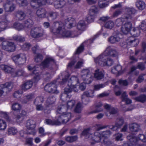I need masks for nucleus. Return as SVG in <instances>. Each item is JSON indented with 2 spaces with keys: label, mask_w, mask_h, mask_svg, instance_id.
I'll return each mask as SVG.
<instances>
[{
  "label": "nucleus",
  "mask_w": 146,
  "mask_h": 146,
  "mask_svg": "<svg viewBox=\"0 0 146 146\" xmlns=\"http://www.w3.org/2000/svg\"><path fill=\"white\" fill-rule=\"evenodd\" d=\"M56 83V81H54L53 82L48 84L45 86V90L48 92L58 93V92L57 90V86L55 84Z\"/></svg>",
  "instance_id": "4468645a"
},
{
  "label": "nucleus",
  "mask_w": 146,
  "mask_h": 146,
  "mask_svg": "<svg viewBox=\"0 0 146 146\" xmlns=\"http://www.w3.org/2000/svg\"><path fill=\"white\" fill-rule=\"evenodd\" d=\"M123 134L120 133H117L114 135L115 139L117 141H121L123 140Z\"/></svg>",
  "instance_id": "09e8293b"
},
{
  "label": "nucleus",
  "mask_w": 146,
  "mask_h": 146,
  "mask_svg": "<svg viewBox=\"0 0 146 146\" xmlns=\"http://www.w3.org/2000/svg\"><path fill=\"white\" fill-rule=\"evenodd\" d=\"M8 134L13 135L17 133V129L15 127H10L8 128Z\"/></svg>",
  "instance_id": "a19ab883"
},
{
  "label": "nucleus",
  "mask_w": 146,
  "mask_h": 146,
  "mask_svg": "<svg viewBox=\"0 0 146 146\" xmlns=\"http://www.w3.org/2000/svg\"><path fill=\"white\" fill-rule=\"evenodd\" d=\"M78 138V137L76 136H68L65 137V139L68 142H72L76 140Z\"/></svg>",
  "instance_id": "ea45409f"
},
{
  "label": "nucleus",
  "mask_w": 146,
  "mask_h": 146,
  "mask_svg": "<svg viewBox=\"0 0 146 146\" xmlns=\"http://www.w3.org/2000/svg\"><path fill=\"white\" fill-rule=\"evenodd\" d=\"M135 100L138 101L144 102L146 101V96L144 95H141L135 98Z\"/></svg>",
  "instance_id": "864d4df0"
},
{
  "label": "nucleus",
  "mask_w": 146,
  "mask_h": 146,
  "mask_svg": "<svg viewBox=\"0 0 146 146\" xmlns=\"http://www.w3.org/2000/svg\"><path fill=\"white\" fill-rule=\"evenodd\" d=\"M136 5L137 8L141 10H143L145 7V3L141 1H137L136 3Z\"/></svg>",
  "instance_id": "72a5a7b5"
},
{
  "label": "nucleus",
  "mask_w": 146,
  "mask_h": 146,
  "mask_svg": "<svg viewBox=\"0 0 146 146\" xmlns=\"http://www.w3.org/2000/svg\"><path fill=\"white\" fill-rule=\"evenodd\" d=\"M0 68L1 70L7 73H10L14 70L11 66L3 64L0 65Z\"/></svg>",
  "instance_id": "a878e982"
},
{
  "label": "nucleus",
  "mask_w": 146,
  "mask_h": 146,
  "mask_svg": "<svg viewBox=\"0 0 146 146\" xmlns=\"http://www.w3.org/2000/svg\"><path fill=\"white\" fill-rule=\"evenodd\" d=\"M23 93V92L22 90L17 91L14 93L13 96L15 98H18L20 97Z\"/></svg>",
  "instance_id": "5fc2aeb1"
},
{
  "label": "nucleus",
  "mask_w": 146,
  "mask_h": 146,
  "mask_svg": "<svg viewBox=\"0 0 146 146\" xmlns=\"http://www.w3.org/2000/svg\"><path fill=\"white\" fill-rule=\"evenodd\" d=\"M63 74L64 75H65V77L62 79L60 84L61 85L64 84L67 85V86L64 89V92L68 94L72 91H78V87L77 83L79 82L78 78L75 76H72L70 78L69 74L66 72L63 73Z\"/></svg>",
  "instance_id": "39448f33"
},
{
  "label": "nucleus",
  "mask_w": 146,
  "mask_h": 146,
  "mask_svg": "<svg viewBox=\"0 0 146 146\" xmlns=\"http://www.w3.org/2000/svg\"><path fill=\"white\" fill-rule=\"evenodd\" d=\"M65 3L64 0H57L54 2V6L56 8H61L64 6Z\"/></svg>",
  "instance_id": "bb28decb"
},
{
  "label": "nucleus",
  "mask_w": 146,
  "mask_h": 146,
  "mask_svg": "<svg viewBox=\"0 0 146 146\" xmlns=\"http://www.w3.org/2000/svg\"><path fill=\"white\" fill-rule=\"evenodd\" d=\"M133 15H132V17ZM133 21V19L132 18V20L131 21L128 20L127 21H125V23L122 25L121 29V31L123 33L127 34L129 32L132 26L131 22Z\"/></svg>",
  "instance_id": "dca6fc26"
},
{
  "label": "nucleus",
  "mask_w": 146,
  "mask_h": 146,
  "mask_svg": "<svg viewBox=\"0 0 146 146\" xmlns=\"http://www.w3.org/2000/svg\"><path fill=\"white\" fill-rule=\"evenodd\" d=\"M105 85L103 84H97L94 86V90H98L101 88H104Z\"/></svg>",
  "instance_id": "13d9d810"
},
{
  "label": "nucleus",
  "mask_w": 146,
  "mask_h": 146,
  "mask_svg": "<svg viewBox=\"0 0 146 146\" xmlns=\"http://www.w3.org/2000/svg\"><path fill=\"white\" fill-rule=\"evenodd\" d=\"M56 112L55 120L46 119L45 123L49 125H59L62 123H67L71 118V113L67 111L66 109L65 108L63 105H60L58 106Z\"/></svg>",
  "instance_id": "f03ea898"
},
{
  "label": "nucleus",
  "mask_w": 146,
  "mask_h": 146,
  "mask_svg": "<svg viewBox=\"0 0 146 146\" xmlns=\"http://www.w3.org/2000/svg\"><path fill=\"white\" fill-rule=\"evenodd\" d=\"M2 48L6 51L11 52L15 51L16 48L15 45L13 42L5 41L3 42Z\"/></svg>",
  "instance_id": "2eb2a0df"
},
{
  "label": "nucleus",
  "mask_w": 146,
  "mask_h": 146,
  "mask_svg": "<svg viewBox=\"0 0 146 146\" xmlns=\"http://www.w3.org/2000/svg\"><path fill=\"white\" fill-rule=\"evenodd\" d=\"M29 70L33 71V76L34 78L32 81H28L24 83L22 85L21 88L24 90L26 91L32 87L33 83H36L40 79V75L38 72V67L37 66H33L32 65H29L28 66Z\"/></svg>",
  "instance_id": "423d86ee"
},
{
  "label": "nucleus",
  "mask_w": 146,
  "mask_h": 146,
  "mask_svg": "<svg viewBox=\"0 0 146 146\" xmlns=\"http://www.w3.org/2000/svg\"><path fill=\"white\" fill-rule=\"evenodd\" d=\"M139 27L142 30L146 31V21H142L141 25H139Z\"/></svg>",
  "instance_id": "6e6d98bb"
},
{
  "label": "nucleus",
  "mask_w": 146,
  "mask_h": 146,
  "mask_svg": "<svg viewBox=\"0 0 146 146\" xmlns=\"http://www.w3.org/2000/svg\"><path fill=\"white\" fill-rule=\"evenodd\" d=\"M37 16L40 18H44L46 17V11L44 9L40 8L36 12Z\"/></svg>",
  "instance_id": "cd10ccee"
},
{
  "label": "nucleus",
  "mask_w": 146,
  "mask_h": 146,
  "mask_svg": "<svg viewBox=\"0 0 146 146\" xmlns=\"http://www.w3.org/2000/svg\"><path fill=\"white\" fill-rule=\"evenodd\" d=\"M125 14L121 18L117 19L115 22L117 25L119 26L122 24L125 21L132 20V15L136 12V10L133 7H125Z\"/></svg>",
  "instance_id": "0eeeda50"
},
{
  "label": "nucleus",
  "mask_w": 146,
  "mask_h": 146,
  "mask_svg": "<svg viewBox=\"0 0 146 146\" xmlns=\"http://www.w3.org/2000/svg\"><path fill=\"white\" fill-rule=\"evenodd\" d=\"M104 76V74L102 71L98 69L95 71V77L98 79L100 80Z\"/></svg>",
  "instance_id": "f704fd0d"
},
{
  "label": "nucleus",
  "mask_w": 146,
  "mask_h": 146,
  "mask_svg": "<svg viewBox=\"0 0 146 146\" xmlns=\"http://www.w3.org/2000/svg\"><path fill=\"white\" fill-rule=\"evenodd\" d=\"M30 34L33 37L38 38L42 37L45 34V32L41 27H35L31 29Z\"/></svg>",
  "instance_id": "9d476101"
},
{
  "label": "nucleus",
  "mask_w": 146,
  "mask_h": 146,
  "mask_svg": "<svg viewBox=\"0 0 146 146\" xmlns=\"http://www.w3.org/2000/svg\"><path fill=\"white\" fill-rule=\"evenodd\" d=\"M83 108L82 104L80 102L77 103L74 109V111L77 113H80Z\"/></svg>",
  "instance_id": "58836bf2"
},
{
  "label": "nucleus",
  "mask_w": 146,
  "mask_h": 146,
  "mask_svg": "<svg viewBox=\"0 0 146 146\" xmlns=\"http://www.w3.org/2000/svg\"><path fill=\"white\" fill-rule=\"evenodd\" d=\"M119 83L120 84L124 86H126L128 85V82L126 80H120L119 81Z\"/></svg>",
  "instance_id": "052dcab7"
},
{
  "label": "nucleus",
  "mask_w": 146,
  "mask_h": 146,
  "mask_svg": "<svg viewBox=\"0 0 146 146\" xmlns=\"http://www.w3.org/2000/svg\"><path fill=\"white\" fill-rule=\"evenodd\" d=\"M85 83H82L80 85L79 88L81 90H84L86 88V84L85 82Z\"/></svg>",
  "instance_id": "338daca9"
},
{
  "label": "nucleus",
  "mask_w": 146,
  "mask_h": 146,
  "mask_svg": "<svg viewBox=\"0 0 146 146\" xmlns=\"http://www.w3.org/2000/svg\"><path fill=\"white\" fill-rule=\"evenodd\" d=\"M13 40L22 42L25 40L24 37L21 36L14 35L13 36Z\"/></svg>",
  "instance_id": "c03bdc74"
},
{
  "label": "nucleus",
  "mask_w": 146,
  "mask_h": 146,
  "mask_svg": "<svg viewBox=\"0 0 146 146\" xmlns=\"http://www.w3.org/2000/svg\"><path fill=\"white\" fill-rule=\"evenodd\" d=\"M6 127L7 125L5 122L2 119H0V130H4Z\"/></svg>",
  "instance_id": "de8ad7c7"
},
{
  "label": "nucleus",
  "mask_w": 146,
  "mask_h": 146,
  "mask_svg": "<svg viewBox=\"0 0 146 146\" xmlns=\"http://www.w3.org/2000/svg\"><path fill=\"white\" fill-rule=\"evenodd\" d=\"M66 25L68 28H71L72 27L73 25H74L75 23V21L74 19L71 18H68L66 20Z\"/></svg>",
  "instance_id": "7c9ffc66"
},
{
  "label": "nucleus",
  "mask_w": 146,
  "mask_h": 146,
  "mask_svg": "<svg viewBox=\"0 0 146 146\" xmlns=\"http://www.w3.org/2000/svg\"><path fill=\"white\" fill-rule=\"evenodd\" d=\"M81 78L87 84H89L92 82L90 72L88 69L82 70L81 72Z\"/></svg>",
  "instance_id": "9b49d317"
},
{
  "label": "nucleus",
  "mask_w": 146,
  "mask_h": 146,
  "mask_svg": "<svg viewBox=\"0 0 146 146\" xmlns=\"http://www.w3.org/2000/svg\"><path fill=\"white\" fill-rule=\"evenodd\" d=\"M17 1L20 6H25L28 4L27 0H17Z\"/></svg>",
  "instance_id": "603ef678"
},
{
  "label": "nucleus",
  "mask_w": 146,
  "mask_h": 146,
  "mask_svg": "<svg viewBox=\"0 0 146 146\" xmlns=\"http://www.w3.org/2000/svg\"><path fill=\"white\" fill-rule=\"evenodd\" d=\"M76 102L75 100H72L68 101L65 104H62L60 105H63L64 106L65 108L67 110H71L74 108L75 106Z\"/></svg>",
  "instance_id": "b1692460"
},
{
  "label": "nucleus",
  "mask_w": 146,
  "mask_h": 146,
  "mask_svg": "<svg viewBox=\"0 0 146 146\" xmlns=\"http://www.w3.org/2000/svg\"><path fill=\"white\" fill-rule=\"evenodd\" d=\"M115 25L114 23L112 21H109L106 22L104 24L105 27L108 29H112Z\"/></svg>",
  "instance_id": "4c0bfd02"
},
{
  "label": "nucleus",
  "mask_w": 146,
  "mask_h": 146,
  "mask_svg": "<svg viewBox=\"0 0 146 146\" xmlns=\"http://www.w3.org/2000/svg\"><path fill=\"white\" fill-rule=\"evenodd\" d=\"M35 56V60L37 62L41 61L43 58L42 55L38 54H36Z\"/></svg>",
  "instance_id": "3c124183"
},
{
  "label": "nucleus",
  "mask_w": 146,
  "mask_h": 146,
  "mask_svg": "<svg viewBox=\"0 0 146 146\" xmlns=\"http://www.w3.org/2000/svg\"><path fill=\"white\" fill-rule=\"evenodd\" d=\"M3 7L5 11L9 12H12L15 8V5L12 2L6 3Z\"/></svg>",
  "instance_id": "4be33fe9"
},
{
  "label": "nucleus",
  "mask_w": 146,
  "mask_h": 146,
  "mask_svg": "<svg viewBox=\"0 0 146 146\" xmlns=\"http://www.w3.org/2000/svg\"><path fill=\"white\" fill-rule=\"evenodd\" d=\"M15 76H24L25 73L24 70L22 69H20L17 70L15 72Z\"/></svg>",
  "instance_id": "8fccbe9b"
},
{
  "label": "nucleus",
  "mask_w": 146,
  "mask_h": 146,
  "mask_svg": "<svg viewBox=\"0 0 146 146\" xmlns=\"http://www.w3.org/2000/svg\"><path fill=\"white\" fill-rule=\"evenodd\" d=\"M50 31L55 35L64 37H74L78 36L81 33L80 31H66L65 29V25L61 22L54 23L50 28Z\"/></svg>",
  "instance_id": "20e7f679"
},
{
  "label": "nucleus",
  "mask_w": 146,
  "mask_h": 146,
  "mask_svg": "<svg viewBox=\"0 0 146 146\" xmlns=\"http://www.w3.org/2000/svg\"><path fill=\"white\" fill-rule=\"evenodd\" d=\"M96 131L94 135L91 134L92 130L89 128L84 129L82 132L81 137L84 136L86 141H88L92 144L101 142L106 145H108L110 143L108 138L111 134V132L109 130L103 132L101 133L98 131L104 128L99 124H96L95 126Z\"/></svg>",
  "instance_id": "f257e3e1"
},
{
  "label": "nucleus",
  "mask_w": 146,
  "mask_h": 146,
  "mask_svg": "<svg viewBox=\"0 0 146 146\" xmlns=\"http://www.w3.org/2000/svg\"><path fill=\"white\" fill-rule=\"evenodd\" d=\"M133 35L135 37H137L139 36L140 34V31L138 29L134 28L133 29Z\"/></svg>",
  "instance_id": "4d7b16f0"
},
{
  "label": "nucleus",
  "mask_w": 146,
  "mask_h": 146,
  "mask_svg": "<svg viewBox=\"0 0 146 146\" xmlns=\"http://www.w3.org/2000/svg\"><path fill=\"white\" fill-rule=\"evenodd\" d=\"M49 15L53 19H55L56 18L58 14L56 12H50L49 13Z\"/></svg>",
  "instance_id": "680f3d73"
},
{
  "label": "nucleus",
  "mask_w": 146,
  "mask_h": 146,
  "mask_svg": "<svg viewBox=\"0 0 146 146\" xmlns=\"http://www.w3.org/2000/svg\"><path fill=\"white\" fill-rule=\"evenodd\" d=\"M13 88V85L11 83L7 82L0 85V90H2L3 93L4 91L9 92Z\"/></svg>",
  "instance_id": "aec40b11"
},
{
  "label": "nucleus",
  "mask_w": 146,
  "mask_h": 146,
  "mask_svg": "<svg viewBox=\"0 0 146 146\" xmlns=\"http://www.w3.org/2000/svg\"><path fill=\"white\" fill-rule=\"evenodd\" d=\"M139 41L137 39H135L133 37H129L127 41V44L131 46H135L139 43Z\"/></svg>",
  "instance_id": "393cba45"
},
{
  "label": "nucleus",
  "mask_w": 146,
  "mask_h": 146,
  "mask_svg": "<svg viewBox=\"0 0 146 146\" xmlns=\"http://www.w3.org/2000/svg\"><path fill=\"white\" fill-rule=\"evenodd\" d=\"M138 138L143 142L146 143V137L144 135L142 134H140L138 136Z\"/></svg>",
  "instance_id": "e2e57ef3"
},
{
  "label": "nucleus",
  "mask_w": 146,
  "mask_h": 146,
  "mask_svg": "<svg viewBox=\"0 0 146 146\" xmlns=\"http://www.w3.org/2000/svg\"><path fill=\"white\" fill-rule=\"evenodd\" d=\"M139 126L136 123H133L129 125V129L132 132H136L139 130Z\"/></svg>",
  "instance_id": "473e14b6"
},
{
  "label": "nucleus",
  "mask_w": 146,
  "mask_h": 146,
  "mask_svg": "<svg viewBox=\"0 0 146 146\" xmlns=\"http://www.w3.org/2000/svg\"><path fill=\"white\" fill-rule=\"evenodd\" d=\"M84 49V46L83 44H82L79 47L76 51V53L77 54H79Z\"/></svg>",
  "instance_id": "69168bd1"
},
{
  "label": "nucleus",
  "mask_w": 146,
  "mask_h": 146,
  "mask_svg": "<svg viewBox=\"0 0 146 146\" xmlns=\"http://www.w3.org/2000/svg\"><path fill=\"white\" fill-rule=\"evenodd\" d=\"M46 107L45 108L44 107L41 105H37L36 106V109L37 110H44V112L46 113H48L50 112V108L46 105Z\"/></svg>",
  "instance_id": "c756f323"
},
{
  "label": "nucleus",
  "mask_w": 146,
  "mask_h": 146,
  "mask_svg": "<svg viewBox=\"0 0 146 146\" xmlns=\"http://www.w3.org/2000/svg\"><path fill=\"white\" fill-rule=\"evenodd\" d=\"M15 16L18 20H22L25 18L26 15L23 11H20L17 12Z\"/></svg>",
  "instance_id": "2f4dec72"
},
{
  "label": "nucleus",
  "mask_w": 146,
  "mask_h": 146,
  "mask_svg": "<svg viewBox=\"0 0 146 146\" xmlns=\"http://www.w3.org/2000/svg\"><path fill=\"white\" fill-rule=\"evenodd\" d=\"M12 59L16 64L21 65L25 63L27 58L25 54L21 53L14 56Z\"/></svg>",
  "instance_id": "1a4fd4ad"
},
{
  "label": "nucleus",
  "mask_w": 146,
  "mask_h": 146,
  "mask_svg": "<svg viewBox=\"0 0 146 146\" xmlns=\"http://www.w3.org/2000/svg\"><path fill=\"white\" fill-rule=\"evenodd\" d=\"M21 108V106L19 104L15 103L12 106V109L14 111H18L20 110Z\"/></svg>",
  "instance_id": "a18cd8bd"
},
{
  "label": "nucleus",
  "mask_w": 146,
  "mask_h": 146,
  "mask_svg": "<svg viewBox=\"0 0 146 146\" xmlns=\"http://www.w3.org/2000/svg\"><path fill=\"white\" fill-rule=\"evenodd\" d=\"M98 10L95 6H92L90 9L89 16L86 18V20L88 22H91L93 21L98 12Z\"/></svg>",
  "instance_id": "ddd939ff"
},
{
  "label": "nucleus",
  "mask_w": 146,
  "mask_h": 146,
  "mask_svg": "<svg viewBox=\"0 0 146 146\" xmlns=\"http://www.w3.org/2000/svg\"><path fill=\"white\" fill-rule=\"evenodd\" d=\"M53 0H31V5L33 7H37V6H40L44 5L46 3L51 4Z\"/></svg>",
  "instance_id": "f8f14e48"
},
{
  "label": "nucleus",
  "mask_w": 146,
  "mask_h": 146,
  "mask_svg": "<svg viewBox=\"0 0 146 146\" xmlns=\"http://www.w3.org/2000/svg\"><path fill=\"white\" fill-rule=\"evenodd\" d=\"M8 21H1L0 22V32L4 31L6 29Z\"/></svg>",
  "instance_id": "37998d69"
},
{
  "label": "nucleus",
  "mask_w": 146,
  "mask_h": 146,
  "mask_svg": "<svg viewBox=\"0 0 146 146\" xmlns=\"http://www.w3.org/2000/svg\"><path fill=\"white\" fill-rule=\"evenodd\" d=\"M98 5L99 7L101 8L105 7L108 5L107 1L106 0H99Z\"/></svg>",
  "instance_id": "79ce46f5"
},
{
  "label": "nucleus",
  "mask_w": 146,
  "mask_h": 146,
  "mask_svg": "<svg viewBox=\"0 0 146 146\" xmlns=\"http://www.w3.org/2000/svg\"><path fill=\"white\" fill-rule=\"evenodd\" d=\"M85 27V23L84 20H81L77 26V29L79 31L84 30Z\"/></svg>",
  "instance_id": "c9c22d12"
},
{
  "label": "nucleus",
  "mask_w": 146,
  "mask_h": 146,
  "mask_svg": "<svg viewBox=\"0 0 146 146\" xmlns=\"http://www.w3.org/2000/svg\"><path fill=\"white\" fill-rule=\"evenodd\" d=\"M56 100V98L54 97H52L48 98L46 101V105H50L53 104Z\"/></svg>",
  "instance_id": "49530a36"
},
{
  "label": "nucleus",
  "mask_w": 146,
  "mask_h": 146,
  "mask_svg": "<svg viewBox=\"0 0 146 146\" xmlns=\"http://www.w3.org/2000/svg\"><path fill=\"white\" fill-rule=\"evenodd\" d=\"M123 119H121L117 120L115 123L116 125L117 126L119 127H120L123 124Z\"/></svg>",
  "instance_id": "0e129e2a"
},
{
  "label": "nucleus",
  "mask_w": 146,
  "mask_h": 146,
  "mask_svg": "<svg viewBox=\"0 0 146 146\" xmlns=\"http://www.w3.org/2000/svg\"><path fill=\"white\" fill-rule=\"evenodd\" d=\"M127 138L129 140L130 142L131 143L132 145H135V146H145L143 144H138L135 143L138 141V139L135 136L133 135L132 136L129 135L127 136Z\"/></svg>",
  "instance_id": "5701e85b"
},
{
  "label": "nucleus",
  "mask_w": 146,
  "mask_h": 146,
  "mask_svg": "<svg viewBox=\"0 0 146 146\" xmlns=\"http://www.w3.org/2000/svg\"><path fill=\"white\" fill-rule=\"evenodd\" d=\"M116 54L115 50L111 47H108L104 52L96 57L94 58V61L96 64L101 66H111L113 61L110 58H107V56L110 55L114 56Z\"/></svg>",
  "instance_id": "7ed1b4c3"
},
{
  "label": "nucleus",
  "mask_w": 146,
  "mask_h": 146,
  "mask_svg": "<svg viewBox=\"0 0 146 146\" xmlns=\"http://www.w3.org/2000/svg\"><path fill=\"white\" fill-rule=\"evenodd\" d=\"M35 122L32 120H28L26 122V126L27 128L32 130L31 132H29L30 134L35 135L36 133V131L35 129Z\"/></svg>",
  "instance_id": "f3484780"
},
{
  "label": "nucleus",
  "mask_w": 146,
  "mask_h": 146,
  "mask_svg": "<svg viewBox=\"0 0 146 146\" xmlns=\"http://www.w3.org/2000/svg\"><path fill=\"white\" fill-rule=\"evenodd\" d=\"M109 112L110 114H108L106 113V115L108 117L110 116L111 114H113L116 113L117 112V111L113 108H111Z\"/></svg>",
  "instance_id": "bf43d9fd"
},
{
  "label": "nucleus",
  "mask_w": 146,
  "mask_h": 146,
  "mask_svg": "<svg viewBox=\"0 0 146 146\" xmlns=\"http://www.w3.org/2000/svg\"><path fill=\"white\" fill-rule=\"evenodd\" d=\"M33 24V21L29 19L25 21L24 26L22 24L18 23H15L13 25V27L18 31L24 30L25 31L28 32L30 28Z\"/></svg>",
  "instance_id": "6e6552de"
},
{
  "label": "nucleus",
  "mask_w": 146,
  "mask_h": 146,
  "mask_svg": "<svg viewBox=\"0 0 146 146\" xmlns=\"http://www.w3.org/2000/svg\"><path fill=\"white\" fill-rule=\"evenodd\" d=\"M26 114L27 112L26 111L23 110L20 112L19 114L17 115L14 113L13 118L17 122L19 123L22 121L23 119V116L25 115Z\"/></svg>",
  "instance_id": "a211bd4d"
},
{
  "label": "nucleus",
  "mask_w": 146,
  "mask_h": 146,
  "mask_svg": "<svg viewBox=\"0 0 146 146\" xmlns=\"http://www.w3.org/2000/svg\"><path fill=\"white\" fill-rule=\"evenodd\" d=\"M94 96V92L93 90L89 89L84 93L82 96V99L83 102L88 99L87 97H93Z\"/></svg>",
  "instance_id": "6ab92c4d"
},
{
  "label": "nucleus",
  "mask_w": 146,
  "mask_h": 146,
  "mask_svg": "<svg viewBox=\"0 0 146 146\" xmlns=\"http://www.w3.org/2000/svg\"><path fill=\"white\" fill-rule=\"evenodd\" d=\"M54 63V61L53 58L50 57L46 58L45 60L42 62L41 66L43 67H47L50 64H52Z\"/></svg>",
  "instance_id": "412c9836"
},
{
  "label": "nucleus",
  "mask_w": 146,
  "mask_h": 146,
  "mask_svg": "<svg viewBox=\"0 0 146 146\" xmlns=\"http://www.w3.org/2000/svg\"><path fill=\"white\" fill-rule=\"evenodd\" d=\"M120 35H115L114 36H111L108 39V41L111 43H115L120 40Z\"/></svg>",
  "instance_id": "c85d7f7f"
},
{
  "label": "nucleus",
  "mask_w": 146,
  "mask_h": 146,
  "mask_svg": "<svg viewBox=\"0 0 146 146\" xmlns=\"http://www.w3.org/2000/svg\"><path fill=\"white\" fill-rule=\"evenodd\" d=\"M128 96L126 95V92H124L121 95V98L123 101H125L126 103L127 104L131 103V101L128 98Z\"/></svg>",
  "instance_id": "e433bc0d"
},
{
  "label": "nucleus",
  "mask_w": 146,
  "mask_h": 146,
  "mask_svg": "<svg viewBox=\"0 0 146 146\" xmlns=\"http://www.w3.org/2000/svg\"><path fill=\"white\" fill-rule=\"evenodd\" d=\"M121 11L119 10H118L114 12L112 16L113 17H115L118 16L119 15L121 14Z\"/></svg>",
  "instance_id": "774afa93"
}]
</instances>
